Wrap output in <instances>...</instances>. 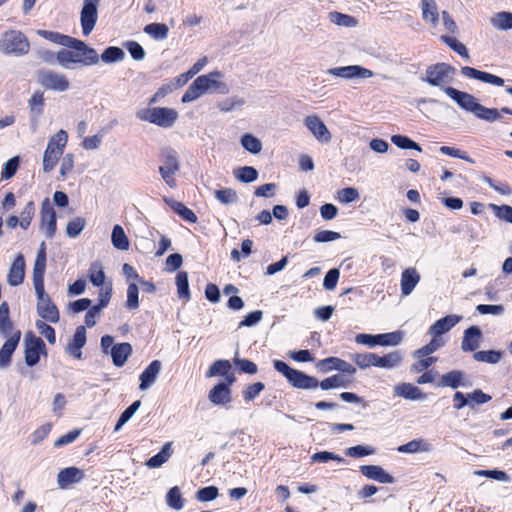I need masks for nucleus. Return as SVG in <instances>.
<instances>
[{
  "label": "nucleus",
  "mask_w": 512,
  "mask_h": 512,
  "mask_svg": "<svg viewBox=\"0 0 512 512\" xmlns=\"http://www.w3.org/2000/svg\"><path fill=\"white\" fill-rule=\"evenodd\" d=\"M65 47L72 48L58 51V65L67 70L76 69L78 66H92L99 63L97 51L88 46L84 41L73 38Z\"/></svg>",
  "instance_id": "f257e3e1"
},
{
  "label": "nucleus",
  "mask_w": 512,
  "mask_h": 512,
  "mask_svg": "<svg viewBox=\"0 0 512 512\" xmlns=\"http://www.w3.org/2000/svg\"><path fill=\"white\" fill-rule=\"evenodd\" d=\"M229 86L223 81V74L218 70H214L204 75L198 76L187 88L182 96L183 103H190L205 94H228Z\"/></svg>",
  "instance_id": "f03ea898"
},
{
  "label": "nucleus",
  "mask_w": 512,
  "mask_h": 512,
  "mask_svg": "<svg viewBox=\"0 0 512 512\" xmlns=\"http://www.w3.org/2000/svg\"><path fill=\"white\" fill-rule=\"evenodd\" d=\"M447 92L449 93V97L454 100L459 107L473 113L475 117L486 122L492 123L501 120L502 113L512 115V110L507 107L498 110L481 105L472 94L467 92L460 90H449Z\"/></svg>",
  "instance_id": "7ed1b4c3"
},
{
  "label": "nucleus",
  "mask_w": 512,
  "mask_h": 512,
  "mask_svg": "<svg viewBox=\"0 0 512 512\" xmlns=\"http://www.w3.org/2000/svg\"><path fill=\"white\" fill-rule=\"evenodd\" d=\"M30 42L19 30H8L0 36V52L4 55L21 57L28 54Z\"/></svg>",
  "instance_id": "20e7f679"
},
{
  "label": "nucleus",
  "mask_w": 512,
  "mask_h": 512,
  "mask_svg": "<svg viewBox=\"0 0 512 512\" xmlns=\"http://www.w3.org/2000/svg\"><path fill=\"white\" fill-rule=\"evenodd\" d=\"M455 72V68L449 64L437 63L427 67L422 81L431 86L442 89L449 97V93L447 91L456 90L455 88L448 86L452 82Z\"/></svg>",
  "instance_id": "39448f33"
},
{
  "label": "nucleus",
  "mask_w": 512,
  "mask_h": 512,
  "mask_svg": "<svg viewBox=\"0 0 512 512\" xmlns=\"http://www.w3.org/2000/svg\"><path fill=\"white\" fill-rule=\"evenodd\" d=\"M68 142V134L65 130L60 129L56 134L48 140L47 147L43 154V171L48 173L57 165L59 159L64 153Z\"/></svg>",
  "instance_id": "423d86ee"
},
{
  "label": "nucleus",
  "mask_w": 512,
  "mask_h": 512,
  "mask_svg": "<svg viewBox=\"0 0 512 512\" xmlns=\"http://www.w3.org/2000/svg\"><path fill=\"white\" fill-rule=\"evenodd\" d=\"M136 117L162 128H170L178 119V112L168 107L145 108L137 111Z\"/></svg>",
  "instance_id": "0eeeda50"
},
{
  "label": "nucleus",
  "mask_w": 512,
  "mask_h": 512,
  "mask_svg": "<svg viewBox=\"0 0 512 512\" xmlns=\"http://www.w3.org/2000/svg\"><path fill=\"white\" fill-rule=\"evenodd\" d=\"M273 366L281 373L287 381L295 388L298 389H315L318 387V380L315 377L306 375L305 373L293 369L285 362L274 360Z\"/></svg>",
  "instance_id": "6e6552de"
},
{
  "label": "nucleus",
  "mask_w": 512,
  "mask_h": 512,
  "mask_svg": "<svg viewBox=\"0 0 512 512\" xmlns=\"http://www.w3.org/2000/svg\"><path fill=\"white\" fill-rule=\"evenodd\" d=\"M161 165L159 166V173L162 180L170 188L176 187L175 174L180 170V160L177 152L166 147L160 153Z\"/></svg>",
  "instance_id": "1a4fd4ad"
},
{
  "label": "nucleus",
  "mask_w": 512,
  "mask_h": 512,
  "mask_svg": "<svg viewBox=\"0 0 512 512\" xmlns=\"http://www.w3.org/2000/svg\"><path fill=\"white\" fill-rule=\"evenodd\" d=\"M326 73L346 81L365 80L375 76L372 70L357 64L329 68Z\"/></svg>",
  "instance_id": "9d476101"
},
{
  "label": "nucleus",
  "mask_w": 512,
  "mask_h": 512,
  "mask_svg": "<svg viewBox=\"0 0 512 512\" xmlns=\"http://www.w3.org/2000/svg\"><path fill=\"white\" fill-rule=\"evenodd\" d=\"M24 345L25 362L30 367L38 364L41 356H47V350L44 341L31 332L26 333L24 338Z\"/></svg>",
  "instance_id": "9b49d317"
},
{
  "label": "nucleus",
  "mask_w": 512,
  "mask_h": 512,
  "mask_svg": "<svg viewBox=\"0 0 512 512\" xmlns=\"http://www.w3.org/2000/svg\"><path fill=\"white\" fill-rule=\"evenodd\" d=\"M303 124L314 139L320 144H328L331 142L332 135L319 115L309 114L305 116Z\"/></svg>",
  "instance_id": "f8f14e48"
},
{
  "label": "nucleus",
  "mask_w": 512,
  "mask_h": 512,
  "mask_svg": "<svg viewBox=\"0 0 512 512\" xmlns=\"http://www.w3.org/2000/svg\"><path fill=\"white\" fill-rule=\"evenodd\" d=\"M101 0H84L80 12V24L84 36H89L98 20V6Z\"/></svg>",
  "instance_id": "ddd939ff"
},
{
  "label": "nucleus",
  "mask_w": 512,
  "mask_h": 512,
  "mask_svg": "<svg viewBox=\"0 0 512 512\" xmlns=\"http://www.w3.org/2000/svg\"><path fill=\"white\" fill-rule=\"evenodd\" d=\"M38 81L47 90L65 92L70 88V82L65 75L52 70L41 71Z\"/></svg>",
  "instance_id": "4468645a"
},
{
  "label": "nucleus",
  "mask_w": 512,
  "mask_h": 512,
  "mask_svg": "<svg viewBox=\"0 0 512 512\" xmlns=\"http://www.w3.org/2000/svg\"><path fill=\"white\" fill-rule=\"evenodd\" d=\"M56 212L49 200L45 198L41 203L40 230L47 238H52L56 233Z\"/></svg>",
  "instance_id": "2eb2a0df"
},
{
  "label": "nucleus",
  "mask_w": 512,
  "mask_h": 512,
  "mask_svg": "<svg viewBox=\"0 0 512 512\" xmlns=\"http://www.w3.org/2000/svg\"><path fill=\"white\" fill-rule=\"evenodd\" d=\"M37 295V312L39 316L49 322L57 323L59 321V312L52 303L50 297L45 293L44 288L35 290Z\"/></svg>",
  "instance_id": "dca6fc26"
},
{
  "label": "nucleus",
  "mask_w": 512,
  "mask_h": 512,
  "mask_svg": "<svg viewBox=\"0 0 512 512\" xmlns=\"http://www.w3.org/2000/svg\"><path fill=\"white\" fill-rule=\"evenodd\" d=\"M85 477V473L82 469L77 467H67L62 470L57 475V484L61 489H66L72 484L81 482Z\"/></svg>",
  "instance_id": "f3484780"
},
{
  "label": "nucleus",
  "mask_w": 512,
  "mask_h": 512,
  "mask_svg": "<svg viewBox=\"0 0 512 512\" xmlns=\"http://www.w3.org/2000/svg\"><path fill=\"white\" fill-rule=\"evenodd\" d=\"M421 275L414 267L403 270L400 278V290L403 296H409L419 284Z\"/></svg>",
  "instance_id": "a211bd4d"
},
{
  "label": "nucleus",
  "mask_w": 512,
  "mask_h": 512,
  "mask_svg": "<svg viewBox=\"0 0 512 512\" xmlns=\"http://www.w3.org/2000/svg\"><path fill=\"white\" fill-rule=\"evenodd\" d=\"M316 366L322 371L337 370L340 372L347 373L349 375H353L356 373V369L353 365L337 357H328L322 359L317 363Z\"/></svg>",
  "instance_id": "6ab92c4d"
},
{
  "label": "nucleus",
  "mask_w": 512,
  "mask_h": 512,
  "mask_svg": "<svg viewBox=\"0 0 512 512\" xmlns=\"http://www.w3.org/2000/svg\"><path fill=\"white\" fill-rule=\"evenodd\" d=\"M393 394L395 397H401L412 401L424 400L426 398V395L419 387L407 382H401L394 385Z\"/></svg>",
  "instance_id": "aec40b11"
},
{
  "label": "nucleus",
  "mask_w": 512,
  "mask_h": 512,
  "mask_svg": "<svg viewBox=\"0 0 512 512\" xmlns=\"http://www.w3.org/2000/svg\"><path fill=\"white\" fill-rule=\"evenodd\" d=\"M161 369L162 363L159 360H153L139 376V389L145 391L151 387L156 382Z\"/></svg>",
  "instance_id": "412c9836"
},
{
  "label": "nucleus",
  "mask_w": 512,
  "mask_h": 512,
  "mask_svg": "<svg viewBox=\"0 0 512 512\" xmlns=\"http://www.w3.org/2000/svg\"><path fill=\"white\" fill-rule=\"evenodd\" d=\"M360 471L366 478L379 483L392 484L395 482V478L379 465H362Z\"/></svg>",
  "instance_id": "4be33fe9"
},
{
  "label": "nucleus",
  "mask_w": 512,
  "mask_h": 512,
  "mask_svg": "<svg viewBox=\"0 0 512 512\" xmlns=\"http://www.w3.org/2000/svg\"><path fill=\"white\" fill-rule=\"evenodd\" d=\"M20 338V331H15L10 336H8L7 341L0 349V368H5L10 364L11 357L18 346Z\"/></svg>",
  "instance_id": "5701e85b"
},
{
  "label": "nucleus",
  "mask_w": 512,
  "mask_h": 512,
  "mask_svg": "<svg viewBox=\"0 0 512 512\" xmlns=\"http://www.w3.org/2000/svg\"><path fill=\"white\" fill-rule=\"evenodd\" d=\"M86 344V329L84 326H78L73 338L66 346V352L76 359L82 358V348Z\"/></svg>",
  "instance_id": "b1692460"
},
{
  "label": "nucleus",
  "mask_w": 512,
  "mask_h": 512,
  "mask_svg": "<svg viewBox=\"0 0 512 512\" xmlns=\"http://www.w3.org/2000/svg\"><path fill=\"white\" fill-rule=\"evenodd\" d=\"M462 319L458 315H448L437 320L430 328L429 334L432 337H440L442 334L450 331Z\"/></svg>",
  "instance_id": "393cba45"
},
{
  "label": "nucleus",
  "mask_w": 512,
  "mask_h": 512,
  "mask_svg": "<svg viewBox=\"0 0 512 512\" xmlns=\"http://www.w3.org/2000/svg\"><path fill=\"white\" fill-rule=\"evenodd\" d=\"M25 276V261L21 254H18L13 261L7 275V281L11 286L20 285Z\"/></svg>",
  "instance_id": "a878e982"
},
{
  "label": "nucleus",
  "mask_w": 512,
  "mask_h": 512,
  "mask_svg": "<svg viewBox=\"0 0 512 512\" xmlns=\"http://www.w3.org/2000/svg\"><path fill=\"white\" fill-rule=\"evenodd\" d=\"M208 399L214 405H226L231 402V391L229 384L219 383L215 385L208 394Z\"/></svg>",
  "instance_id": "bb28decb"
},
{
  "label": "nucleus",
  "mask_w": 512,
  "mask_h": 512,
  "mask_svg": "<svg viewBox=\"0 0 512 512\" xmlns=\"http://www.w3.org/2000/svg\"><path fill=\"white\" fill-rule=\"evenodd\" d=\"M46 267V254L45 249L42 246L40 249L37 258L35 260L34 269H33V282L35 290H40L44 288V272Z\"/></svg>",
  "instance_id": "cd10ccee"
},
{
  "label": "nucleus",
  "mask_w": 512,
  "mask_h": 512,
  "mask_svg": "<svg viewBox=\"0 0 512 512\" xmlns=\"http://www.w3.org/2000/svg\"><path fill=\"white\" fill-rule=\"evenodd\" d=\"M468 385L465 374L459 370H453L443 374L438 383V386L440 387H450L453 389L458 387H467Z\"/></svg>",
  "instance_id": "c85d7f7f"
},
{
  "label": "nucleus",
  "mask_w": 512,
  "mask_h": 512,
  "mask_svg": "<svg viewBox=\"0 0 512 512\" xmlns=\"http://www.w3.org/2000/svg\"><path fill=\"white\" fill-rule=\"evenodd\" d=\"M481 336V330L477 326L466 329L461 343L462 350L465 352L476 350L480 345Z\"/></svg>",
  "instance_id": "c756f323"
},
{
  "label": "nucleus",
  "mask_w": 512,
  "mask_h": 512,
  "mask_svg": "<svg viewBox=\"0 0 512 512\" xmlns=\"http://www.w3.org/2000/svg\"><path fill=\"white\" fill-rule=\"evenodd\" d=\"M420 8L422 19L435 28L439 22V11L435 0H421Z\"/></svg>",
  "instance_id": "7c9ffc66"
},
{
  "label": "nucleus",
  "mask_w": 512,
  "mask_h": 512,
  "mask_svg": "<svg viewBox=\"0 0 512 512\" xmlns=\"http://www.w3.org/2000/svg\"><path fill=\"white\" fill-rule=\"evenodd\" d=\"M400 453H428L432 451V445L424 439H414L397 448Z\"/></svg>",
  "instance_id": "2f4dec72"
},
{
  "label": "nucleus",
  "mask_w": 512,
  "mask_h": 512,
  "mask_svg": "<svg viewBox=\"0 0 512 512\" xmlns=\"http://www.w3.org/2000/svg\"><path fill=\"white\" fill-rule=\"evenodd\" d=\"M131 353L132 346L129 343L115 344L110 351L113 364L117 367H122Z\"/></svg>",
  "instance_id": "473e14b6"
},
{
  "label": "nucleus",
  "mask_w": 512,
  "mask_h": 512,
  "mask_svg": "<svg viewBox=\"0 0 512 512\" xmlns=\"http://www.w3.org/2000/svg\"><path fill=\"white\" fill-rule=\"evenodd\" d=\"M172 456V442L163 445L161 451L147 460L145 463L149 468H158L166 463Z\"/></svg>",
  "instance_id": "72a5a7b5"
},
{
  "label": "nucleus",
  "mask_w": 512,
  "mask_h": 512,
  "mask_svg": "<svg viewBox=\"0 0 512 512\" xmlns=\"http://www.w3.org/2000/svg\"><path fill=\"white\" fill-rule=\"evenodd\" d=\"M328 20L330 23L345 28H353L358 24V20L348 14H344L338 11H332L328 13Z\"/></svg>",
  "instance_id": "f704fd0d"
},
{
  "label": "nucleus",
  "mask_w": 512,
  "mask_h": 512,
  "mask_svg": "<svg viewBox=\"0 0 512 512\" xmlns=\"http://www.w3.org/2000/svg\"><path fill=\"white\" fill-rule=\"evenodd\" d=\"M112 245L118 250H128L130 247L129 239L121 225H115L111 233Z\"/></svg>",
  "instance_id": "c9c22d12"
},
{
  "label": "nucleus",
  "mask_w": 512,
  "mask_h": 512,
  "mask_svg": "<svg viewBox=\"0 0 512 512\" xmlns=\"http://www.w3.org/2000/svg\"><path fill=\"white\" fill-rule=\"evenodd\" d=\"M16 330L13 329V324L10 320L9 306L7 302L0 304V332L5 336H10Z\"/></svg>",
  "instance_id": "e433bc0d"
},
{
  "label": "nucleus",
  "mask_w": 512,
  "mask_h": 512,
  "mask_svg": "<svg viewBox=\"0 0 512 512\" xmlns=\"http://www.w3.org/2000/svg\"><path fill=\"white\" fill-rule=\"evenodd\" d=\"M491 25L498 30L512 29V13L511 12H498L490 18Z\"/></svg>",
  "instance_id": "4c0bfd02"
},
{
  "label": "nucleus",
  "mask_w": 512,
  "mask_h": 512,
  "mask_svg": "<svg viewBox=\"0 0 512 512\" xmlns=\"http://www.w3.org/2000/svg\"><path fill=\"white\" fill-rule=\"evenodd\" d=\"M241 146L251 154H259L262 151V142L256 136L246 133L240 138Z\"/></svg>",
  "instance_id": "58836bf2"
},
{
  "label": "nucleus",
  "mask_w": 512,
  "mask_h": 512,
  "mask_svg": "<svg viewBox=\"0 0 512 512\" xmlns=\"http://www.w3.org/2000/svg\"><path fill=\"white\" fill-rule=\"evenodd\" d=\"M445 345V341L440 337H433L425 346L413 352V357H426L438 351Z\"/></svg>",
  "instance_id": "ea45409f"
},
{
  "label": "nucleus",
  "mask_w": 512,
  "mask_h": 512,
  "mask_svg": "<svg viewBox=\"0 0 512 512\" xmlns=\"http://www.w3.org/2000/svg\"><path fill=\"white\" fill-rule=\"evenodd\" d=\"M233 175L242 183H251L257 180L258 171L252 166H243L235 169Z\"/></svg>",
  "instance_id": "a19ab883"
},
{
  "label": "nucleus",
  "mask_w": 512,
  "mask_h": 512,
  "mask_svg": "<svg viewBox=\"0 0 512 512\" xmlns=\"http://www.w3.org/2000/svg\"><path fill=\"white\" fill-rule=\"evenodd\" d=\"M175 282L179 298L188 301L190 299V291L187 272H178V274L176 275Z\"/></svg>",
  "instance_id": "79ce46f5"
},
{
  "label": "nucleus",
  "mask_w": 512,
  "mask_h": 512,
  "mask_svg": "<svg viewBox=\"0 0 512 512\" xmlns=\"http://www.w3.org/2000/svg\"><path fill=\"white\" fill-rule=\"evenodd\" d=\"M37 34L46 40L63 47L70 44V41L73 39L71 36L48 30H38Z\"/></svg>",
  "instance_id": "37998d69"
},
{
  "label": "nucleus",
  "mask_w": 512,
  "mask_h": 512,
  "mask_svg": "<svg viewBox=\"0 0 512 512\" xmlns=\"http://www.w3.org/2000/svg\"><path fill=\"white\" fill-rule=\"evenodd\" d=\"M144 32L155 40H164L168 36V26L163 23H151L144 27Z\"/></svg>",
  "instance_id": "c03bdc74"
},
{
  "label": "nucleus",
  "mask_w": 512,
  "mask_h": 512,
  "mask_svg": "<svg viewBox=\"0 0 512 512\" xmlns=\"http://www.w3.org/2000/svg\"><path fill=\"white\" fill-rule=\"evenodd\" d=\"M124 57L125 53L121 48L111 46L103 51L101 56H99V60L101 59L104 63L111 64L122 61Z\"/></svg>",
  "instance_id": "a18cd8bd"
},
{
  "label": "nucleus",
  "mask_w": 512,
  "mask_h": 512,
  "mask_svg": "<svg viewBox=\"0 0 512 512\" xmlns=\"http://www.w3.org/2000/svg\"><path fill=\"white\" fill-rule=\"evenodd\" d=\"M165 201L171 206V208L177 214H179L186 221H188L190 223H195L197 221V216L195 215V213L191 209L186 207L184 204H182L181 202L172 201V200H165Z\"/></svg>",
  "instance_id": "49530a36"
},
{
  "label": "nucleus",
  "mask_w": 512,
  "mask_h": 512,
  "mask_svg": "<svg viewBox=\"0 0 512 512\" xmlns=\"http://www.w3.org/2000/svg\"><path fill=\"white\" fill-rule=\"evenodd\" d=\"M215 198L224 205H232L238 202L237 192L232 188H224L214 192Z\"/></svg>",
  "instance_id": "de8ad7c7"
},
{
  "label": "nucleus",
  "mask_w": 512,
  "mask_h": 512,
  "mask_svg": "<svg viewBox=\"0 0 512 512\" xmlns=\"http://www.w3.org/2000/svg\"><path fill=\"white\" fill-rule=\"evenodd\" d=\"M473 358L478 362L496 364L501 360L502 353L496 350L478 351L474 353Z\"/></svg>",
  "instance_id": "09e8293b"
},
{
  "label": "nucleus",
  "mask_w": 512,
  "mask_h": 512,
  "mask_svg": "<svg viewBox=\"0 0 512 512\" xmlns=\"http://www.w3.org/2000/svg\"><path fill=\"white\" fill-rule=\"evenodd\" d=\"M231 369V364L228 360H217L208 369L206 376L208 378L217 375L225 376Z\"/></svg>",
  "instance_id": "8fccbe9b"
},
{
  "label": "nucleus",
  "mask_w": 512,
  "mask_h": 512,
  "mask_svg": "<svg viewBox=\"0 0 512 512\" xmlns=\"http://www.w3.org/2000/svg\"><path fill=\"white\" fill-rule=\"evenodd\" d=\"M167 505L175 510H181L184 506L180 489L175 486L172 487L166 495Z\"/></svg>",
  "instance_id": "3c124183"
},
{
  "label": "nucleus",
  "mask_w": 512,
  "mask_h": 512,
  "mask_svg": "<svg viewBox=\"0 0 512 512\" xmlns=\"http://www.w3.org/2000/svg\"><path fill=\"white\" fill-rule=\"evenodd\" d=\"M34 214H35V205L32 201H29L23 208V210L20 214V217H18L20 220L19 226L22 229L27 230L32 222Z\"/></svg>",
  "instance_id": "603ef678"
},
{
  "label": "nucleus",
  "mask_w": 512,
  "mask_h": 512,
  "mask_svg": "<svg viewBox=\"0 0 512 512\" xmlns=\"http://www.w3.org/2000/svg\"><path fill=\"white\" fill-rule=\"evenodd\" d=\"M86 226V221L83 217H75L67 223L66 233L69 237L74 238L78 236Z\"/></svg>",
  "instance_id": "864d4df0"
},
{
  "label": "nucleus",
  "mask_w": 512,
  "mask_h": 512,
  "mask_svg": "<svg viewBox=\"0 0 512 512\" xmlns=\"http://www.w3.org/2000/svg\"><path fill=\"white\" fill-rule=\"evenodd\" d=\"M105 273L99 262H94L89 269V279L95 286H101L105 282Z\"/></svg>",
  "instance_id": "5fc2aeb1"
},
{
  "label": "nucleus",
  "mask_w": 512,
  "mask_h": 512,
  "mask_svg": "<svg viewBox=\"0 0 512 512\" xmlns=\"http://www.w3.org/2000/svg\"><path fill=\"white\" fill-rule=\"evenodd\" d=\"M391 142L400 149H414L421 151V147L415 141L404 135H393L391 137Z\"/></svg>",
  "instance_id": "6e6d98bb"
},
{
  "label": "nucleus",
  "mask_w": 512,
  "mask_h": 512,
  "mask_svg": "<svg viewBox=\"0 0 512 512\" xmlns=\"http://www.w3.org/2000/svg\"><path fill=\"white\" fill-rule=\"evenodd\" d=\"M311 461L314 463H327L328 461H336L338 463L345 462L344 458L329 451L316 452L311 456Z\"/></svg>",
  "instance_id": "4d7b16f0"
},
{
  "label": "nucleus",
  "mask_w": 512,
  "mask_h": 512,
  "mask_svg": "<svg viewBox=\"0 0 512 512\" xmlns=\"http://www.w3.org/2000/svg\"><path fill=\"white\" fill-rule=\"evenodd\" d=\"M403 360V355L400 351H391L383 355V368L394 369L397 368Z\"/></svg>",
  "instance_id": "13d9d810"
},
{
  "label": "nucleus",
  "mask_w": 512,
  "mask_h": 512,
  "mask_svg": "<svg viewBox=\"0 0 512 512\" xmlns=\"http://www.w3.org/2000/svg\"><path fill=\"white\" fill-rule=\"evenodd\" d=\"M139 288L135 283H131L127 288L126 307L130 310H136L139 307Z\"/></svg>",
  "instance_id": "bf43d9fd"
},
{
  "label": "nucleus",
  "mask_w": 512,
  "mask_h": 512,
  "mask_svg": "<svg viewBox=\"0 0 512 512\" xmlns=\"http://www.w3.org/2000/svg\"><path fill=\"white\" fill-rule=\"evenodd\" d=\"M31 113L38 117L42 114L44 107V97L41 92H35L28 101Z\"/></svg>",
  "instance_id": "052dcab7"
},
{
  "label": "nucleus",
  "mask_w": 512,
  "mask_h": 512,
  "mask_svg": "<svg viewBox=\"0 0 512 512\" xmlns=\"http://www.w3.org/2000/svg\"><path fill=\"white\" fill-rule=\"evenodd\" d=\"M318 386H320L323 390H329L333 388L345 387L346 381L341 375H333L325 378L320 383L318 382Z\"/></svg>",
  "instance_id": "680f3d73"
},
{
  "label": "nucleus",
  "mask_w": 512,
  "mask_h": 512,
  "mask_svg": "<svg viewBox=\"0 0 512 512\" xmlns=\"http://www.w3.org/2000/svg\"><path fill=\"white\" fill-rule=\"evenodd\" d=\"M417 360L411 365V372L420 373L433 365L437 358L432 356L415 357Z\"/></svg>",
  "instance_id": "e2e57ef3"
},
{
  "label": "nucleus",
  "mask_w": 512,
  "mask_h": 512,
  "mask_svg": "<svg viewBox=\"0 0 512 512\" xmlns=\"http://www.w3.org/2000/svg\"><path fill=\"white\" fill-rule=\"evenodd\" d=\"M441 40L446 43L452 50H454L456 53H458L460 56L468 59L469 54L466 46L462 44L461 42L457 41L453 37L449 36H442Z\"/></svg>",
  "instance_id": "0e129e2a"
},
{
  "label": "nucleus",
  "mask_w": 512,
  "mask_h": 512,
  "mask_svg": "<svg viewBox=\"0 0 512 512\" xmlns=\"http://www.w3.org/2000/svg\"><path fill=\"white\" fill-rule=\"evenodd\" d=\"M489 207L494 211V214L499 219L506 221L508 223H512V207L509 205H496L489 204Z\"/></svg>",
  "instance_id": "69168bd1"
},
{
  "label": "nucleus",
  "mask_w": 512,
  "mask_h": 512,
  "mask_svg": "<svg viewBox=\"0 0 512 512\" xmlns=\"http://www.w3.org/2000/svg\"><path fill=\"white\" fill-rule=\"evenodd\" d=\"M219 495L218 488L215 486H207L201 488L196 493V498L200 502H208L216 499Z\"/></svg>",
  "instance_id": "338daca9"
},
{
  "label": "nucleus",
  "mask_w": 512,
  "mask_h": 512,
  "mask_svg": "<svg viewBox=\"0 0 512 512\" xmlns=\"http://www.w3.org/2000/svg\"><path fill=\"white\" fill-rule=\"evenodd\" d=\"M19 162L20 160L18 156L9 159L2 169L1 178L5 180L12 178L18 170Z\"/></svg>",
  "instance_id": "774afa93"
}]
</instances>
